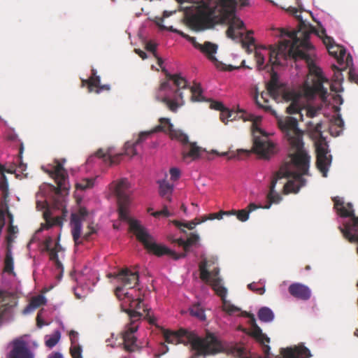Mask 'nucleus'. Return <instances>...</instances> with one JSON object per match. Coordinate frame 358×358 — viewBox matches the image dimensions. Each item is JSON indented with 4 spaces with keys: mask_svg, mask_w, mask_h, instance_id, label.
<instances>
[{
    "mask_svg": "<svg viewBox=\"0 0 358 358\" xmlns=\"http://www.w3.org/2000/svg\"><path fill=\"white\" fill-rule=\"evenodd\" d=\"M135 52L136 54H138L143 59H145L147 58V55L145 52L140 49H136Z\"/></svg>",
    "mask_w": 358,
    "mask_h": 358,
    "instance_id": "obj_47",
    "label": "nucleus"
},
{
    "mask_svg": "<svg viewBox=\"0 0 358 358\" xmlns=\"http://www.w3.org/2000/svg\"><path fill=\"white\" fill-rule=\"evenodd\" d=\"M44 217L45 219V224H42V227L37 231V233L40 232L45 228H49L54 225H62V219L59 217H56L54 218H52L48 213V212H45L44 213Z\"/></svg>",
    "mask_w": 358,
    "mask_h": 358,
    "instance_id": "obj_34",
    "label": "nucleus"
},
{
    "mask_svg": "<svg viewBox=\"0 0 358 358\" xmlns=\"http://www.w3.org/2000/svg\"><path fill=\"white\" fill-rule=\"evenodd\" d=\"M161 213H162V216H164V217H170L171 215V214L170 213V212L169 211V210L167 209L166 207H164L161 210Z\"/></svg>",
    "mask_w": 358,
    "mask_h": 358,
    "instance_id": "obj_48",
    "label": "nucleus"
},
{
    "mask_svg": "<svg viewBox=\"0 0 358 358\" xmlns=\"http://www.w3.org/2000/svg\"><path fill=\"white\" fill-rule=\"evenodd\" d=\"M58 323H59V326L62 327V329L64 330V323L62 322V321L58 320Z\"/></svg>",
    "mask_w": 358,
    "mask_h": 358,
    "instance_id": "obj_53",
    "label": "nucleus"
},
{
    "mask_svg": "<svg viewBox=\"0 0 358 358\" xmlns=\"http://www.w3.org/2000/svg\"><path fill=\"white\" fill-rule=\"evenodd\" d=\"M220 156H227V152H222L221 154H220Z\"/></svg>",
    "mask_w": 358,
    "mask_h": 358,
    "instance_id": "obj_56",
    "label": "nucleus"
},
{
    "mask_svg": "<svg viewBox=\"0 0 358 358\" xmlns=\"http://www.w3.org/2000/svg\"><path fill=\"white\" fill-rule=\"evenodd\" d=\"M187 141H189V139ZM182 143L187 144L183 149L182 157L183 159L187 162L199 159L205 150L203 148L198 146L196 143L188 144V142H185Z\"/></svg>",
    "mask_w": 358,
    "mask_h": 358,
    "instance_id": "obj_21",
    "label": "nucleus"
},
{
    "mask_svg": "<svg viewBox=\"0 0 358 358\" xmlns=\"http://www.w3.org/2000/svg\"><path fill=\"white\" fill-rule=\"evenodd\" d=\"M189 312L192 317L204 322L206 320V315L204 308L200 303H194L189 308Z\"/></svg>",
    "mask_w": 358,
    "mask_h": 358,
    "instance_id": "obj_27",
    "label": "nucleus"
},
{
    "mask_svg": "<svg viewBox=\"0 0 358 358\" xmlns=\"http://www.w3.org/2000/svg\"><path fill=\"white\" fill-rule=\"evenodd\" d=\"M238 329L245 331V329H243L241 327H238Z\"/></svg>",
    "mask_w": 358,
    "mask_h": 358,
    "instance_id": "obj_58",
    "label": "nucleus"
},
{
    "mask_svg": "<svg viewBox=\"0 0 358 358\" xmlns=\"http://www.w3.org/2000/svg\"><path fill=\"white\" fill-rule=\"evenodd\" d=\"M258 317L259 320L264 323L272 322L275 318L273 310L268 307H262L258 311Z\"/></svg>",
    "mask_w": 358,
    "mask_h": 358,
    "instance_id": "obj_30",
    "label": "nucleus"
},
{
    "mask_svg": "<svg viewBox=\"0 0 358 358\" xmlns=\"http://www.w3.org/2000/svg\"><path fill=\"white\" fill-rule=\"evenodd\" d=\"M122 153H117L115 148L108 147L106 149L100 148L87 159L85 167L89 171L90 168L102 162L106 166H113L120 163Z\"/></svg>",
    "mask_w": 358,
    "mask_h": 358,
    "instance_id": "obj_13",
    "label": "nucleus"
},
{
    "mask_svg": "<svg viewBox=\"0 0 358 358\" xmlns=\"http://www.w3.org/2000/svg\"><path fill=\"white\" fill-rule=\"evenodd\" d=\"M170 179L172 181H176L179 179L181 175L180 170L177 167H172L169 170Z\"/></svg>",
    "mask_w": 358,
    "mask_h": 358,
    "instance_id": "obj_40",
    "label": "nucleus"
},
{
    "mask_svg": "<svg viewBox=\"0 0 358 358\" xmlns=\"http://www.w3.org/2000/svg\"><path fill=\"white\" fill-rule=\"evenodd\" d=\"M48 358H63V356L60 352H55L51 353L49 355Z\"/></svg>",
    "mask_w": 358,
    "mask_h": 358,
    "instance_id": "obj_49",
    "label": "nucleus"
},
{
    "mask_svg": "<svg viewBox=\"0 0 358 358\" xmlns=\"http://www.w3.org/2000/svg\"><path fill=\"white\" fill-rule=\"evenodd\" d=\"M259 282L262 283V284H264L265 283V280H260Z\"/></svg>",
    "mask_w": 358,
    "mask_h": 358,
    "instance_id": "obj_57",
    "label": "nucleus"
},
{
    "mask_svg": "<svg viewBox=\"0 0 358 358\" xmlns=\"http://www.w3.org/2000/svg\"><path fill=\"white\" fill-rule=\"evenodd\" d=\"M350 80L358 85V73L354 69H350L349 72Z\"/></svg>",
    "mask_w": 358,
    "mask_h": 358,
    "instance_id": "obj_43",
    "label": "nucleus"
},
{
    "mask_svg": "<svg viewBox=\"0 0 358 358\" xmlns=\"http://www.w3.org/2000/svg\"><path fill=\"white\" fill-rule=\"evenodd\" d=\"M138 145L136 144V143H131L127 141L125 143L124 145V151L123 152H117V153H122V156L120 157V160L123 155H126L129 157L130 158H133L134 157L138 155V151L136 147Z\"/></svg>",
    "mask_w": 358,
    "mask_h": 358,
    "instance_id": "obj_32",
    "label": "nucleus"
},
{
    "mask_svg": "<svg viewBox=\"0 0 358 358\" xmlns=\"http://www.w3.org/2000/svg\"><path fill=\"white\" fill-rule=\"evenodd\" d=\"M69 336L71 341L70 352L72 358H83V348L79 342L78 332L71 330Z\"/></svg>",
    "mask_w": 358,
    "mask_h": 358,
    "instance_id": "obj_23",
    "label": "nucleus"
},
{
    "mask_svg": "<svg viewBox=\"0 0 358 358\" xmlns=\"http://www.w3.org/2000/svg\"><path fill=\"white\" fill-rule=\"evenodd\" d=\"M152 215L155 217H158L159 216H162L161 210L152 213Z\"/></svg>",
    "mask_w": 358,
    "mask_h": 358,
    "instance_id": "obj_51",
    "label": "nucleus"
},
{
    "mask_svg": "<svg viewBox=\"0 0 358 358\" xmlns=\"http://www.w3.org/2000/svg\"><path fill=\"white\" fill-rule=\"evenodd\" d=\"M44 248L49 252L50 258L55 262L59 270V278H61L63 273V265L62 260L64 257V250L59 243H54L52 238L48 237L44 242Z\"/></svg>",
    "mask_w": 358,
    "mask_h": 358,
    "instance_id": "obj_16",
    "label": "nucleus"
},
{
    "mask_svg": "<svg viewBox=\"0 0 358 358\" xmlns=\"http://www.w3.org/2000/svg\"><path fill=\"white\" fill-rule=\"evenodd\" d=\"M289 292L294 297L305 301L310 299L311 294L308 286L298 282L290 285Z\"/></svg>",
    "mask_w": 358,
    "mask_h": 358,
    "instance_id": "obj_24",
    "label": "nucleus"
},
{
    "mask_svg": "<svg viewBox=\"0 0 358 358\" xmlns=\"http://www.w3.org/2000/svg\"><path fill=\"white\" fill-rule=\"evenodd\" d=\"M338 98L341 100V103H342V99L339 95H337Z\"/></svg>",
    "mask_w": 358,
    "mask_h": 358,
    "instance_id": "obj_59",
    "label": "nucleus"
},
{
    "mask_svg": "<svg viewBox=\"0 0 358 358\" xmlns=\"http://www.w3.org/2000/svg\"><path fill=\"white\" fill-rule=\"evenodd\" d=\"M235 215L237 217V219L241 222H246L248 220L250 217L249 213L247 211L246 209H242L240 210H232L229 211V215Z\"/></svg>",
    "mask_w": 358,
    "mask_h": 358,
    "instance_id": "obj_39",
    "label": "nucleus"
},
{
    "mask_svg": "<svg viewBox=\"0 0 358 358\" xmlns=\"http://www.w3.org/2000/svg\"><path fill=\"white\" fill-rule=\"evenodd\" d=\"M148 212L152 211V208H148Z\"/></svg>",
    "mask_w": 358,
    "mask_h": 358,
    "instance_id": "obj_62",
    "label": "nucleus"
},
{
    "mask_svg": "<svg viewBox=\"0 0 358 358\" xmlns=\"http://www.w3.org/2000/svg\"><path fill=\"white\" fill-rule=\"evenodd\" d=\"M159 121V124L153 129L149 131H141L135 141L136 144L138 145L142 144L144 141L150 138L153 134L159 131H164L168 134L172 139L177 140L180 143L187 142L188 136L181 130L176 129L170 119L161 117Z\"/></svg>",
    "mask_w": 358,
    "mask_h": 358,
    "instance_id": "obj_12",
    "label": "nucleus"
},
{
    "mask_svg": "<svg viewBox=\"0 0 358 358\" xmlns=\"http://www.w3.org/2000/svg\"><path fill=\"white\" fill-rule=\"evenodd\" d=\"M236 117V116L233 111L225 108L220 113V119L225 124H227L229 121L235 120Z\"/></svg>",
    "mask_w": 358,
    "mask_h": 358,
    "instance_id": "obj_36",
    "label": "nucleus"
},
{
    "mask_svg": "<svg viewBox=\"0 0 358 358\" xmlns=\"http://www.w3.org/2000/svg\"><path fill=\"white\" fill-rule=\"evenodd\" d=\"M271 86H275L278 89L284 88L287 90H292L283 85H280L275 80L274 76H273L272 80L267 86L268 92L262 93L260 96L257 94L255 95L254 98L255 103L259 108L271 113L276 117L278 127L283 132L290 147V152L289 155V156H290V160L295 162L296 167L299 166L300 168L302 167L305 170H307L310 166V157L304 148L303 141V131L297 127V118L296 117L279 116L275 110L268 104L269 96H271L276 101H279L281 99L285 101L280 93L278 95L276 94L277 97H274L275 96L272 94L270 91Z\"/></svg>",
    "mask_w": 358,
    "mask_h": 358,
    "instance_id": "obj_2",
    "label": "nucleus"
},
{
    "mask_svg": "<svg viewBox=\"0 0 358 358\" xmlns=\"http://www.w3.org/2000/svg\"><path fill=\"white\" fill-rule=\"evenodd\" d=\"M61 338V331L55 330L53 334L45 336V345L49 348H54Z\"/></svg>",
    "mask_w": 358,
    "mask_h": 358,
    "instance_id": "obj_33",
    "label": "nucleus"
},
{
    "mask_svg": "<svg viewBox=\"0 0 358 358\" xmlns=\"http://www.w3.org/2000/svg\"><path fill=\"white\" fill-rule=\"evenodd\" d=\"M14 260L10 250L7 251L4 260V271L8 273H13Z\"/></svg>",
    "mask_w": 358,
    "mask_h": 358,
    "instance_id": "obj_35",
    "label": "nucleus"
},
{
    "mask_svg": "<svg viewBox=\"0 0 358 358\" xmlns=\"http://www.w3.org/2000/svg\"><path fill=\"white\" fill-rule=\"evenodd\" d=\"M200 185L202 187H204L206 185V184L203 182V183L200 184Z\"/></svg>",
    "mask_w": 358,
    "mask_h": 358,
    "instance_id": "obj_61",
    "label": "nucleus"
},
{
    "mask_svg": "<svg viewBox=\"0 0 358 358\" xmlns=\"http://www.w3.org/2000/svg\"><path fill=\"white\" fill-rule=\"evenodd\" d=\"M306 126L307 131L315 142L317 153V168L322 176L326 178L331 165L332 157L329 153L327 143L322 137V122L308 120L306 121Z\"/></svg>",
    "mask_w": 358,
    "mask_h": 358,
    "instance_id": "obj_11",
    "label": "nucleus"
},
{
    "mask_svg": "<svg viewBox=\"0 0 358 358\" xmlns=\"http://www.w3.org/2000/svg\"><path fill=\"white\" fill-rule=\"evenodd\" d=\"M117 280L120 285L115 289V294L123 306H129L131 308L136 310H143L148 322L155 324L157 320L156 317L150 308L143 303V299L140 295V290L135 289L138 282V274L137 271H131L128 269L122 270L117 275ZM142 315L138 311H135L131 315V322L122 334L124 348L128 351H134L139 348L136 341V332L138 329V324L134 320L136 317Z\"/></svg>",
    "mask_w": 358,
    "mask_h": 358,
    "instance_id": "obj_3",
    "label": "nucleus"
},
{
    "mask_svg": "<svg viewBox=\"0 0 358 358\" xmlns=\"http://www.w3.org/2000/svg\"><path fill=\"white\" fill-rule=\"evenodd\" d=\"M146 49L153 53L157 59L158 65L169 78L168 81L162 83L155 93V98L164 103L171 111L176 112L185 104L182 90L188 87L187 81L180 75H171L166 71L163 59L156 53L155 43L148 42Z\"/></svg>",
    "mask_w": 358,
    "mask_h": 358,
    "instance_id": "obj_6",
    "label": "nucleus"
},
{
    "mask_svg": "<svg viewBox=\"0 0 358 358\" xmlns=\"http://www.w3.org/2000/svg\"><path fill=\"white\" fill-rule=\"evenodd\" d=\"M10 345L11 350L9 352L8 358H34V352L29 348L28 343L22 338L14 339Z\"/></svg>",
    "mask_w": 358,
    "mask_h": 358,
    "instance_id": "obj_17",
    "label": "nucleus"
},
{
    "mask_svg": "<svg viewBox=\"0 0 358 358\" xmlns=\"http://www.w3.org/2000/svg\"><path fill=\"white\" fill-rule=\"evenodd\" d=\"M22 150H23V147L22 146V147H21V149H20V155H21V154H22Z\"/></svg>",
    "mask_w": 358,
    "mask_h": 358,
    "instance_id": "obj_60",
    "label": "nucleus"
},
{
    "mask_svg": "<svg viewBox=\"0 0 358 358\" xmlns=\"http://www.w3.org/2000/svg\"><path fill=\"white\" fill-rule=\"evenodd\" d=\"M191 99L194 102L204 101L205 98L203 95L202 88L200 84L195 83L190 87Z\"/></svg>",
    "mask_w": 358,
    "mask_h": 358,
    "instance_id": "obj_31",
    "label": "nucleus"
},
{
    "mask_svg": "<svg viewBox=\"0 0 358 358\" xmlns=\"http://www.w3.org/2000/svg\"><path fill=\"white\" fill-rule=\"evenodd\" d=\"M343 129L344 121L340 115L334 117L331 120L329 132L331 136L335 137L340 136L343 133Z\"/></svg>",
    "mask_w": 358,
    "mask_h": 358,
    "instance_id": "obj_25",
    "label": "nucleus"
},
{
    "mask_svg": "<svg viewBox=\"0 0 358 358\" xmlns=\"http://www.w3.org/2000/svg\"><path fill=\"white\" fill-rule=\"evenodd\" d=\"M199 239L200 237L199 234L192 233L187 241L181 238H171V241L173 243H176L178 245L182 246L184 250L187 251L192 245L199 241Z\"/></svg>",
    "mask_w": 358,
    "mask_h": 358,
    "instance_id": "obj_28",
    "label": "nucleus"
},
{
    "mask_svg": "<svg viewBox=\"0 0 358 358\" xmlns=\"http://www.w3.org/2000/svg\"><path fill=\"white\" fill-rule=\"evenodd\" d=\"M129 188L130 183L127 178L114 181L110 185V192L117 199L120 219L129 224L130 229L149 252L157 256L166 255L175 260L185 257V254H178L166 245L157 243L148 230L141 225L138 220L131 216L129 211L131 205Z\"/></svg>",
    "mask_w": 358,
    "mask_h": 358,
    "instance_id": "obj_4",
    "label": "nucleus"
},
{
    "mask_svg": "<svg viewBox=\"0 0 358 358\" xmlns=\"http://www.w3.org/2000/svg\"><path fill=\"white\" fill-rule=\"evenodd\" d=\"M176 10H164L163 13V17L160 18L157 22V26L162 29V30H167L171 32L176 33L179 35H180L184 38L189 41L190 43H192L194 47L198 50H199L215 66L216 68L220 69V70H229L231 71L234 69L236 67L231 66V65H226L225 64H223L222 62H220L215 57V54L217 52L218 45L215 43L206 41L203 44H201L198 43L196 41V38L194 37H191L188 36L187 34H185L184 32L175 29L173 27V26H167L164 24V18L169 17L173 14L176 13Z\"/></svg>",
    "mask_w": 358,
    "mask_h": 358,
    "instance_id": "obj_10",
    "label": "nucleus"
},
{
    "mask_svg": "<svg viewBox=\"0 0 358 358\" xmlns=\"http://www.w3.org/2000/svg\"><path fill=\"white\" fill-rule=\"evenodd\" d=\"M297 59H303L307 64L309 70V75L307 77L301 90H289L284 88H276L271 87L270 91L272 94L277 97L276 94L280 93L285 99V102L289 103L286 108L287 116L296 117L297 118V127L299 128V120L305 121L303 110L306 111V117L315 118L320 113V107L311 106L308 101L314 97L316 94H320L322 99L325 101L327 98V89L323 86L327 81L321 69L316 64L315 51L309 50L308 55L299 57Z\"/></svg>",
    "mask_w": 358,
    "mask_h": 358,
    "instance_id": "obj_1",
    "label": "nucleus"
},
{
    "mask_svg": "<svg viewBox=\"0 0 358 358\" xmlns=\"http://www.w3.org/2000/svg\"><path fill=\"white\" fill-rule=\"evenodd\" d=\"M281 355L283 358H310L312 356L309 349L302 344L282 348Z\"/></svg>",
    "mask_w": 358,
    "mask_h": 358,
    "instance_id": "obj_20",
    "label": "nucleus"
},
{
    "mask_svg": "<svg viewBox=\"0 0 358 358\" xmlns=\"http://www.w3.org/2000/svg\"><path fill=\"white\" fill-rule=\"evenodd\" d=\"M210 108L213 109L220 110V113L224 110V106L220 102H213L210 103Z\"/></svg>",
    "mask_w": 358,
    "mask_h": 358,
    "instance_id": "obj_44",
    "label": "nucleus"
},
{
    "mask_svg": "<svg viewBox=\"0 0 358 358\" xmlns=\"http://www.w3.org/2000/svg\"><path fill=\"white\" fill-rule=\"evenodd\" d=\"M11 228L13 229V231H14V227H13V226H11Z\"/></svg>",
    "mask_w": 358,
    "mask_h": 358,
    "instance_id": "obj_63",
    "label": "nucleus"
},
{
    "mask_svg": "<svg viewBox=\"0 0 358 358\" xmlns=\"http://www.w3.org/2000/svg\"><path fill=\"white\" fill-rule=\"evenodd\" d=\"M94 179L93 178H84L76 182V186L77 189H87L92 188L94 185Z\"/></svg>",
    "mask_w": 358,
    "mask_h": 358,
    "instance_id": "obj_37",
    "label": "nucleus"
},
{
    "mask_svg": "<svg viewBox=\"0 0 358 358\" xmlns=\"http://www.w3.org/2000/svg\"><path fill=\"white\" fill-rule=\"evenodd\" d=\"M339 84L338 83H336V84H332L331 85V89L332 91H336V92H338V87H339Z\"/></svg>",
    "mask_w": 358,
    "mask_h": 358,
    "instance_id": "obj_50",
    "label": "nucleus"
},
{
    "mask_svg": "<svg viewBox=\"0 0 358 358\" xmlns=\"http://www.w3.org/2000/svg\"><path fill=\"white\" fill-rule=\"evenodd\" d=\"M241 315L249 319L248 322L250 325L249 334L263 344L269 343V338L266 334H263L261 328L257 324L255 315L246 311H242Z\"/></svg>",
    "mask_w": 358,
    "mask_h": 358,
    "instance_id": "obj_19",
    "label": "nucleus"
},
{
    "mask_svg": "<svg viewBox=\"0 0 358 358\" xmlns=\"http://www.w3.org/2000/svg\"><path fill=\"white\" fill-rule=\"evenodd\" d=\"M87 215V211L84 208H80L78 213H72L71 217V228L73 241L76 245L79 244L80 234L83 228V220Z\"/></svg>",
    "mask_w": 358,
    "mask_h": 358,
    "instance_id": "obj_18",
    "label": "nucleus"
},
{
    "mask_svg": "<svg viewBox=\"0 0 358 358\" xmlns=\"http://www.w3.org/2000/svg\"><path fill=\"white\" fill-rule=\"evenodd\" d=\"M92 76L88 80H85L87 83L89 92L100 94L103 91H109L110 89L109 85H101V78L97 75V71L92 69Z\"/></svg>",
    "mask_w": 358,
    "mask_h": 358,
    "instance_id": "obj_22",
    "label": "nucleus"
},
{
    "mask_svg": "<svg viewBox=\"0 0 358 358\" xmlns=\"http://www.w3.org/2000/svg\"><path fill=\"white\" fill-rule=\"evenodd\" d=\"M173 223L179 229H180L182 232L185 233L186 231L182 227L187 228L189 229H193L197 224H199L200 222H195L194 221H190L187 222H180L179 221H173Z\"/></svg>",
    "mask_w": 358,
    "mask_h": 358,
    "instance_id": "obj_38",
    "label": "nucleus"
},
{
    "mask_svg": "<svg viewBox=\"0 0 358 358\" xmlns=\"http://www.w3.org/2000/svg\"><path fill=\"white\" fill-rule=\"evenodd\" d=\"M337 73H338V75L336 76H337V79H339V76H341V71L338 70Z\"/></svg>",
    "mask_w": 358,
    "mask_h": 358,
    "instance_id": "obj_54",
    "label": "nucleus"
},
{
    "mask_svg": "<svg viewBox=\"0 0 358 358\" xmlns=\"http://www.w3.org/2000/svg\"><path fill=\"white\" fill-rule=\"evenodd\" d=\"M225 215H229V211H220L217 213H211L208 215V219L209 220H222Z\"/></svg>",
    "mask_w": 358,
    "mask_h": 358,
    "instance_id": "obj_41",
    "label": "nucleus"
},
{
    "mask_svg": "<svg viewBox=\"0 0 358 358\" xmlns=\"http://www.w3.org/2000/svg\"><path fill=\"white\" fill-rule=\"evenodd\" d=\"M159 351H160V352L159 354H155V358H159V357L161 355H164L166 352L169 351V348H168V347L166 345H162L160 346Z\"/></svg>",
    "mask_w": 358,
    "mask_h": 358,
    "instance_id": "obj_45",
    "label": "nucleus"
},
{
    "mask_svg": "<svg viewBox=\"0 0 358 358\" xmlns=\"http://www.w3.org/2000/svg\"><path fill=\"white\" fill-rule=\"evenodd\" d=\"M239 116L244 122H252L251 132L253 137L255 152L262 158L268 159L275 152V145L269 138L268 134L261 127L262 117L248 113L243 109H238Z\"/></svg>",
    "mask_w": 358,
    "mask_h": 358,
    "instance_id": "obj_9",
    "label": "nucleus"
},
{
    "mask_svg": "<svg viewBox=\"0 0 358 358\" xmlns=\"http://www.w3.org/2000/svg\"><path fill=\"white\" fill-rule=\"evenodd\" d=\"M157 143L156 142H153V143H152V148H155V147H157Z\"/></svg>",
    "mask_w": 358,
    "mask_h": 358,
    "instance_id": "obj_55",
    "label": "nucleus"
},
{
    "mask_svg": "<svg viewBox=\"0 0 358 358\" xmlns=\"http://www.w3.org/2000/svg\"><path fill=\"white\" fill-rule=\"evenodd\" d=\"M159 185V192L160 196L166 197L170 200V196L171 195L174 186L170 184L165 178L157 181Z\"/></svg>",
    "mask_w": 358,
    "mask_h": 358,
    "instance_id": "obj_29",
    "label": "nucleus"
},
{
    "mask_svg": "<svg viewBox=\"0 0 358 358\" xmlns=\"http://www.w3.org/2000/svg\"><path fill=\"white\" fill-rule=\"evenodd\" d=\"M309 168L310 166L305 170L302 167H296L295 162L291 161L290 156H288L271 180L269 192L266 196L268 203L257 205L250 203L247 210L249 215L259 208L269 209L272 204H278L282 201V196L276 189V185L278 183L280 185V189H283L285 194L297 193L300 188L306 184V180L303 176L309 174Z\"/></svg>",
    "mask_w": 358,
    "mask_h": 358,
    "instance_id": "obj_5",
    "label": "nucleus"
},
{
    "mask_svg": "<svg viewBox=\"0 0 358 358\" xmlns=\"http://www.w3.org/2000/svg\"><path fill=\"white\" fill-rule=\"evenodd\" d=\"M65 162L66 159H63L62 163L56 161L54 165L50 166V168L45 169V171L49 173V174L55 179L60 191L68 192L70 188V185L66 171L64 168Z\"/></svg>",
    "mask_w": 358,
    "mask_h": 358,
    "instance_id": "obj_15",
    "label": "nucleus"
},
{
    "mask_svg": "<svg viewBox=\"0 0 358 358\" xmlns=\"http://www.w3.org/2000/svg\"><path fill=\"white\" fill-rule=\"evenodd\" d=\"M47 299L43 295H38L31 299L29 305L23 310L24 315L29 314L42 305L45 304Z\"/></svg>",
    "mask_w": 358,
    "mask_h": 358,
    "instance_id": "obj_26",
    "label": "nucleus"
},
{
    "mask_svg": "<svg viewBox=\"0 0 358 358\" xmlns=\"http://www.w3.org/2000/svg\"><path fill=\"white\" fill-rule=\"evenodd\" d=\"M276 358H281V357H276Z\"/></svg>",
    "mask_w": 358,
    "mask_h": 358,
    "instance_id": "obj_64",
    "label": "nucleus"
},
{
    "mask_svg": "<svg viewBox=\"0 0 358 358\" xmlns=\"http://www.w3.org/2000/svg\"><path fill=\"white\" fill-rule=\"evenodd\" d=\"M217 259H208L202 256L199 268L201 279L206 283L211 285L213 289L219 296L222 301V310L229 315H232L241 310L227 299L228 289L224 286L222 279L219 276V268L215 265Z\"/></svg>",
    "mask_w": 358,
    "mask_h": 358,
    "instance_id": "obj_8",
    "label": "nucleus"
},
{
    "mask_svg": "<svg viewBox=\"0 0 358 358\" xmlns=\"http://www.w3.org/2000/svg\"><path fill=\"white\" fill-rule=\"evenodd\" d=\"M41 317H42V313H38V315H37V324H38V326L39 327V328H41L44 325H48V324H44V323L42 322Z\"/></svg>",
    "mask_w": 358,
    "mask_h": 358,
    "instance_id": "obj_46",
    "label": "nucleus"
},
{
    "mask_svg": "<svg viewBox=\"0 0 358 358\" xmlns=\"http://www.w3.org/2000/svg\"><path fill=\"white\" fill-rule=\"evenodd\" d=\"M248 287L250 290L256 292L257 293H258L259 294H263L265 292L264 287H260V288H257L256 287V283L255 282H252V283L248 284Z\"/></svg>",
    "mask_w": 358,
    "mask_h": 358,
    "instance_id": "obj_42",
    "label": "nucleus"
},
{
    "mask_svg": "<svg viewBox=\"0 0 358 358\" xmlns=\"http://www.w3.org/2000/svg\"><path fill=\"white\" fill-rule=\"evenodd\" d=\"M164 337L169 343L189 345L199 355L215 354L222 349L220 341L211 333H208L205 338H201L194 332L185 329L178 332L166 330L164 331Z\"/></svg>",
    "mask_w": 358,
    "mask_h": 358,
    "instance_id": "obj_7",
    "label": "nucleus"
},
{
    "mask_svg": "<svg viewBox=\"0 0 358 358\" xmlns=\"http://www.w3.org/2000/svg\"><path fill=\"white\" fill-rule=\"evenodd\" d=\"M207 220H209V219H208V217H203L202 218L201 221H200L199 222H200V224H201V223H202V222H206V221H207Z\"/></svg>",
    "mask_w": 358,
    "mask_h": 358,
    "instance_id": "obj_52",
    "label": "nucleus"
},
{
    "mask_svg": "<svg viewBox=\"0 0 358 358\" xmlns=\"http://www.w3.org/2000/svg\"><path fill=\"white\" fill-rule=\"evenodd\" d=\"M99 280V274L96 271L85 267L76 278L78 287L75 290V294L77 297L80 299L91 292Z\"/></svg>",
    "mask_w": 358,
    "mask_h": 358,
    "instance_id": "obj_14",
    "label": "nucleus"
}]
</instances>
